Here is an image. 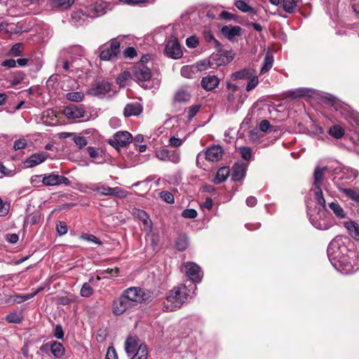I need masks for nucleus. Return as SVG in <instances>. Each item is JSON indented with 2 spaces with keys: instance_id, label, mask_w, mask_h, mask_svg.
<instances>
[{
  "instance_id": "61",
  "label": "nucleus",
  "mask_w": 359,
  "mask_h": 359,
  "mask_svg": "<svg viewBox=\"0 0 359 359\" xmlns=\"http://www.w3.org/2000/svg\"><path fill=\"white\" fill-rule=\"evenodd\" d=\"M1 65L3 67H8V68H13L16 67V60L13 59H8L5 60L1 62Z\"/></svg>"
},
{
  "instance_id": "58",
  "label": "nucleus",
  "mask_w": 359,
  "mask_h": 359,
  "mask_svg": "<svg viewBox=\"0 0 359 359\" xmlns=\"http://www.w3.org/2000/svg\"><path fill=\"white\" fill-rule=\"evenodd\" d=\"M137 216L144 222V224L148 225L149 216L146 212L139 210H137Z\"/></svg>"
},
{
  "instance_id": "57",
  "label": "nucleus",
  "mask_w": 359,
  "mask_h": 359,
  "mask_svg": "<svg viewBox=\"0 0 359 359\" xmlns=\"http://www.w3.org/2000/svg\"><path fill=\"white\" fill-rule=\"evenodd\" d=\"M271 128L269 122L267 120H263L260 122L259 129L262 132H268L271 131L270 128Z\"/></svg>"
},
{
  "instance_id": "38",
  "label": "nucleus",
  "mask_w": 359,
  "mask_h": 359,
  "mask_svg": "<svg viewBox=\"0 0 359 359\" xmlns=\"http://www.w3.org/2000/svg\"><path fill=\"white\" fill-rule=\"evenodd\" d=\"M176 246L179 250H184L188 246L187 237L185 235L180 236L176 241Z\"/></svg>"
},
{
  "instance_id": "43",
  "label": "nucleus",
  "mask_w": 359,
  "mask_h": 359,
  "mask_svg": "<svg viewBox=\"0 0 359 359\" xmlns=\"http://www.w3.org/2000/svg\"><path fill=\"white\" fill-rule=\"evenodd\" d=\"M27 145V141L25 138H20L13 142V149L18 151L25 149Z\"/></svg>"
},
{
  "instance_id": "64",
  "label": "nucleus",
  "mask_w": 359,
  "mask_h": 359,
  "mask_svg": "<svg viewBox=\"0 0 359 359\" xmlns=\"http://www.w3.org/2000/svg\"><path fill=\"white\" fill-rule=\"evenodd\" d=\"M191 70H192L191 67L184 66L181 69V74L184 77L191 78Z\"/></svg>"
},
{
  "instance_id": "1",
  "label": "nucleus",
  "mask_w": 359,
  "mask_h": 359,
  "mask_svg": "<svg viewBox=\"0 0 359 359\" xmlns=\"http://www.w3.org/2000/svg\"><path fill=\"white\" fill-rule=\"evenodd\" d=\"M189 290L184 285H181L173 290H170L167 297V300L170 302L172 306L170 309L163 306L168 311H172L175 309L180 308L188 299Z\"/></svg>"
},
{
  "instance_id": "34",
  "label": "nucleus",
  "mask_w": 359,
  "mask_h": 359,
  "mask_svg": "<svg viewBox=\"0 0 359 359\" xmlns=\"http://www.w3.org/2000/svg\"><path fill=\"white\" fill-rule=\"evenodd\" d=\"M84 97L85 95L82 91L69 92L66 94V98L71 102H80L83 100Z\"/></svg>"
},
{
  "instance_id": "35",
  "label": "nucleus",
  "mask_w": 359,
  "mask_h": 359,
  "mask_svg": "<svg viewBox=\"0 0 359 359\" xmlns=\"http://www.w3.org/2000/svg\"><path fill=\"white\" fill-rule=\"evenodd\" d=\"M328 133L335 139H340L344 135V130L340 126L334 125L329 129Z\"/></svg>"
},
{
  "instance_id": "62",
  "label": "nucleus",
  "mask_w": 359,
  "mask_h": 359,
  "mask_svg": "<svg viewBox=\"0 0 359 359\" xmlns=\"http://www.w3.org/2000/svg\"><path fill=\"white\" fill-rule=\"evenodd\" d=\"M183 141L182 139L175 137H171L169 139V144L172 147H178L182 144Z\"/></svg>"
},
{
  "instance_id": "53",
  "label": "nucleus",
  "mask_w": 359,
  "mask_h": 359,
  "mask_svg": "<svg viewBox=\"0 0 359 359\" xmlns=\"http://www.w3.org/2000/svg\"><path fill=\"white\" fill-rule=\"evenodd\" d=\"M259 83L257 76H248V91L255 88Z\"/></svg>"
},
{
  "instance_id": "10",
  "label": "nucleus",
  "mask_w": 359,
  "mask_h": 359,
  "mask_svg": "<svg viewBox=\"0 0 359 359\" xmlns=\"http://www.w3.org/2000/svg\"><path fill=\"white\" fill-rule=\"evenodd\" d=\"M133 74L140 82L147 81L151 76L150 69L142 62H138L134 66Z\"/></svg>"
},
{
  "instance_id": "27",
  "label": "nucleus",
  "mask_w": 359,
  "mask_h": 359,
  "mask_svg": "<svg viewBox=\"0 0 359 359\" xmlns=\"http://www.w3.org/2000/svg\"><path fill=\"white\" fill-rule=\"evenodd\" d=\"M138 345L137 338L133 336H129L125 343V350L127 353H133Z\"/></svg>"
},
{
  "instance_id": "6",
  "label": "nucleus",
  "mask_w": 359,
  "mask_h": 359,
  "mask_svg": "<svg viewBox=\"0 0 359 359\" xmlns=\"http://www.w3.org/2000/svg\"><path fill=\"white\" fill-rule=\"evenodd\" d=\"M181 271L194 283H199L203 277V272L201 267L194 262H187L184 264Z\"/></svg>"
},
{
  "instance_id": "2",
  "label": "nucleus",
  "mask_w": 359,
  "mask_h": 359,
  "mask_svg": "<svg viewBox=\"0 0 359 359\" xmlns=\"http://www.w3.org/2000/svg\"><path fill=\"white\" fill-rule=\"evenodd\" d=\"M231 79L233 81H236V83H227V88L229 90L227 100L229 102H233L235 100V97L233 93L237 91H241V88L244 87L245 83L243 85H241L240 81H245L247 79V70L246 69H243V70L236 72L231 75Z\"/></svg>"
},
{
  "instance_id": "21",
  "label": "nucleus",
  "mask_w": 359,
  "mask_h": 359,
  "mask_svg": "<svg viewBox=\"0 0 359 359\" xmlns=\"http://www.w3.org/2000/svg\"><path fill=\"white\" fill-rule=\"evenodd\" d=\"M43 288L39 287L35 291H34L32 293L20 295V294H15L13 296H11L9 299L10 302H13V303H18L20 304L25 301H27L32 297H34L35 295H36L39 292H41Z\"/></svg>"
},
{
  "instance_id": "16",
  "label": "nucleus",
  "mask_w": 359,
  "mask_h": 359,
  "mask_svg": "<svg viewBox=\"0 0 359 359\" xmlns=\"http://www.w3.org/2000/svg\"><path fill=\"white\" fill-rule=\"evenodd\" d=\"M344 226L347 229L349 236L354 241H359V224L353 220H349L344 222Z\"/></svg>"
},
{
  "instance_id": "12",
  "label": "nucleus",
  "mask_w": 359,
  "mask_h": 359,
  "mask_svg": "<svg viewBox=\"0 0 359 359\" xmlns=\"http://www.w3.org/2000/svg\"><path fill=\"white\" fill-rule=\"evenodd\" d=\"M133 306L129 302L123 294L116 300L114 302V313L116 315H120L126 311L128 308Z\"/></svg>"
},
{
  "instance_id": "14",
  "label": "nucleus",
  "mask_w": 359,
  "mask_h": 359,
  "mask_svg": "<svg viewBox=\"0 0 359 359\" xmlns=\"http://www.w3.org/2000/svg\"><path fill=\"white\" fill-rule=\"evenodd\" d=\"M220 32L226 38L232 41L241 34V28L239 26L224 25L222 27Z\"/></svg>"
},
{
  "instance_id": "37",
  "label": "nucleus",
  "mask_w": 359,
  "mask_h": 359,
  "mask_svg": "<svg viewBox=\"0 0 359 359\" xmlns=\"http://www.w3.org/2000/svg\"><path fill=\"white\" fill-rule=\"evenodd\" d=\"M341 191L359 205V193L352 189H341Z\"/></svg>"
},
{
  "instance_id": "45",
  "label": "nucleus",
  "mask_w": 359,
  "mask_h": 359,
  "mask_svg": "<svg viewBox=\"0 0 359 359\" xmlns=\"http://www.w3.org/2000/svg\"><path fill=\"white\" fill-rule=\"evenodd\" d=\"M200 108H201L200 105L196 104V105H193V106L190 107L188 109L187 118H188L189 121H191L196 116V114L198 112Z\"/></svg>"
},
{
  "instance_id": "20",
  "label": "nucleus",
  "mask_w": 359,
  "mask_h": 359,
  "mask_svg": "<svg viewBox=\"0 0 359 359\" xmlns=\"http://www.w3.org/2000/svg\"><path fill=\"white\" fill-rule=\"evenodd\" d=\"M245 174V168L243 163H235L233 167L231 177L233 181H239L242 180Z\"/></svg>"
},
{
  "instance_id": "63",
  "label": "nucleus",
  "mask_w": 359,
  "mask_h": 359,
  "mask_svg": "<svg viewBox=\"0 0 359 359\" xmlns=\"http://www.w3.org/2000/svg\"><path fill=\"white\" fill-rule=\"evenodd\" d=\"M310 91H311V90L308 88H298L294 91L293 93L295 97H300L308 95Z\"/></svg>"
},
{
  "instance_id": "15",
  "label": "nucleus",
  "mask_w": 359,
  "mask_h": 359,
  "mask_svg": "<svg viewBox=\"0 0 359 359\" xmlns=\"http://www.w3.org/2000/svg\"><path fill=\"white\" fill-rule=\"evenodd\" d=\"M111 90V83L107 81L97 83L91 90V93L98 97H102Z\"/></svg>"
},
{
  "instance_id": "36",
  "label": "nucleus",
  "mask_w": 359,
  "mask_h": 359,
  "mask_svg": "<svg viewBox=\"0 0 359 359\" xmlns=\"http://www.w3.org/2000/svg\"><path fill=\"white\" fill-rule=\"evenodd\" d=\"M147 347L145 344H142L139 346L136 353L131 359H147Z\"/></svg>"
},
{
  "instance_id": "54",
  "label": "nucleus",
  "mask_w": 359,
  "mask_h": 359,
  "mask_svg": "<svg viewBox=\"0 0 359 359\" xmlns=\"http://www.w3.org/2000/svg\"><path fill=\"white\" fill-rule=\"evenodd\" d=\"M123 55L125 57L133 58L137 55V51L133 47H128L123 51Z\"/></svg>"
},
{
  "instance_id": "41",
  "label": "nucleus",
  "mask_w": 359,
  "mask_h": 359,
  "mask_svg": "<svg viewBox=\"0 0 359 359\" xmlns=\"http://www.w3.org/2000/svg\"><path fill=\"white\" fill-rule=\"evenodd\" d=\"M264 20L262 19H257V22H250L248 20V27H252L254 30L258 32L259 33V36H262V32L263 29L262 22Z\"/></svg>"
},
{
  "instance_id": "9",
  "label": "nucleus",
  "mask_w": 359,
  "mask_h": 359,
  "mask_svg": "<svg viewBox=\"0 0 359 359\" xmlns=\"http://www.w3.org/2000/svg\"><path fill=\"white\" fill-rule=\"evenodd\" d=\"M132 140V135L127 131H118L107 142L116 149L126 146Z\"/></svg>"
},
{
  "instance_id": "5",
  "label": "nucleus",
  "mask_w": 359,
  "mask_h": 359,
  "mask_svg": "<svg viewBox=\"0 0 359 359\" xmlns=\"http://www.w3.org/2000/svg\"><path fill=\"white\" fill-rule=\"evenodd\" d=\"M35 177H42V182L45 186H58L60 184L69 186L71 183L67 177L54 172L43 175H36Z\"/></svg>"
},
{
  "instance_id": "28",
  "label": "nucleus",
  "mask_w": 359,
  "mask_h": 359,
  "mask_svg": "<svg viewBox=\"0 0 359 359\" xmlns=\"http://www.w3.org/2000/svg\"><path fill=\"white\" fill-rule=\"evenodd\" d=\"M281 6L283 10L289 14L294 13L297 7L295 0H281Z\"/></svg>"
},
{
  "instance_id": "49",
  "label": "nucleus",
  "mask_w": 359,
  "mask_h": 359,
  "mask_svg": "<svg viewBox=\"0 0 359 359\" xmlns=\"http://www.w3.org/2000/svg\"><path fill=\"white\" fill-rule=\"evenodd\" d=\"M257 19L262 18L259 17L257 11L248 6V20H250V22H257Z\"/></svg>"
},
{
  "instance_id": "11",
  "label": "nucleus",
  "mask_w": 359,
  "mask_h": 359,
  "mask_svg": "<svg viewBox=\"0 0 359 359\" xmlns=\"http://www.w3.org/2000/svg\"><path fill=\"white\" fill-rule=\"evenodd\" d=\"M64 114L68 118H80L84 116L85 109L83 105L70 104L64 109Z\"/></svg>"
},
{
  "instance_id": "17",
  "label": "nucleus",
  "mask_w": 359,
  "mask_h": 359,
  "mask_svg": "<svg viewBox=\"0 0 359 359\" xmlns=\"http://www.w3.org/2000/svg\"><path fill=\"white\" fill-rule=\"evenodd\" d=\"M143 108L141 104L133 102L127 104L123 110V114L126 117L131 116H138L142 112Z\"/></svg>"
},
{
  "instance_id": "47",
  "label": "nucleus",
  "mask_w": 359,
  "mask_h": 359,
  "mask_svg": "<svg viewBox=\"0 0 359 359\" xmlns=\"http://www.w3.org/2000/svg\"><path fill=\"white\" fill-rule=\"evenodd\" d=\"M73 140L76 145L80 149L84 147L88 144L86 139L82 136H75Z\"/></svg>"
},
{
  "instance_id": "23",
  "label": "nucleus",
  "mask_w": 359,
  "mask_h": 359,
  "mask_svg": "<svg viewBox=\"0 0 359 359\" xmlns=\"http://www.w3.org/2000/svg\"><path fill=\"white\" fill-rule=\"evenodd\" d=\"M327 170V168L326 166L320 168L317 167L315 169L313 173L314 182L313 184L316 187H321L323 179H324V172Z\"/></svg>"
},
{
  "instance_id": "32",
  "label": "nucleus",
  "mask_w": 359,
  "mask_h": 359,
  "mask_svg": "<svg viewBox=\"0 0 359 359\" xmlns=\"http://www.w3.org/2000/svg\"><path fill=\"white\" fill-rule=\"evenodd\" d=\"M190 93L184 90H180L175 95V101L180 103H185L190 100Z\"/></svg>"
},
{
  "instance_id": "24",
  "label": "nucleus",
  "mask_w": 359,
  "mask_h": 359,
  "mask_svg": "<svg viewBox=\"0 0 359 359\" xmlns=\"http://www.w3.org/2000/svg\"><path fill=\"white\" fill-rule=\"evenodd\" d=\"M230 170L228 167H222L220 168L216 174V176L214 179V182L215 184H221L224 182L227 177L229 176Z\"/></svg>"
},
{
  "instance_id": "18",
  "label": "nucleus",
  "mask_w": 359,
  "mask_h": 359,
  "mask_svg": "<svg viewBox=\"0 0 359 359\" xmlns=\"http://www.w3.org/2000/svg\"><path fill=\"white\" fill-rule=\"evenodd\" d=\"M219 81V79L217 76L208 75L202 79L201 86L204 89L211 90L217 87Z\"/></svg>"
},
{
  "instance_id": "19",
  "label": "nucleus",
  "mask_w": 359,
  "mask_h": 359,
  "mask_svg": "<svg viewBox=\"0 0 359 359\" xmlns=\"http://www.w3.org/2000/svg\"><path fill=\"white\" fill-rule=\"evenodd\" d=\"M75 2V0H51L52 8L58 11H66L69 9Z\"/></svg>"
},
{
  "instance_id": "3",
  "label": "nucleus",
  "mask_w": 359,
  "mask_h": 359,
  "mask_svg": "<svg viewBox=\"0 0 359 359\" xmlns=\"http://www.w3.org/2000/svg\"><path fill=\"white\" fill-rule=\"evenodd\" d=\"M123 295L130 302L132 306L136 302H146L151 297L150 292L138 287L128 288Z\"/></svg>"
},
{
  "instance_id": "59",
  "label": "nucleus",
  "mask_w": 359,
  "mask_h": 359,
  "mask_svg": "<svg viewBox=\"0 0 359 359\" xmlns=\"http://www.w3.org/2000/svg\"><path fill=\"white\" fill-rule=\"evenodd\" d=\"M219 18L221 19H223V20H235V15L233 14V13H231L228 11H222L220 14H219Z\"/></svg>"
},
{
  "instance_id": "29",
  "label": "nucleus",
  "mask_w": 359,
  "mask_h": 359,
  "mask_svg": "<svg viewBox=\"0 0 359 359\" xmlns=\"http://www.w3.org/2000/svg\"><path fill=\"white\" fill-rule=\"evenodd\" d=\"M24 45L22 43H16L13 45L7 53L8 56L17 57L22 55Z\"/></svg>"
},
{
  "instance_id": "60",
  "label": "nucleus",
  "mask_w": 359,
  "mask_h": 359,
  "mask_svg": "<svg viewBox=\"0 0 359 359\" xmlns=\"http://www.w3.org/2000/svg\"><path fill=\"white\" fill-rule=\"evenodd\" d=\"M54 336L59 339H62L63 338L64 332L61 325H56L55 328Z\"/></svg>"
},
{
  "instance_id": "42",
  "label": "nucleus",
  "mask_w": 359,
  "mask_h": 359,
  "mask_svg": "<svg viewBox=\"0 0 359 359\" xmlns=\"http://www.w3.org/2000/svg\"><path fill=\"white\" fill-rule=\"evenodd\" d=\"M44 160L45 158H36L35 160L32 158H26L23 163L25 168H32L41 163Z\"/></svg>"
},
{
  "instance_id": "13",
  "label": "nucleus",
  "mask_w": 359,
  "mask_h": 359,
  "mask_svg": "<svg viewBox=\"0 0 359 359\" xmlns=\"http://www.w3.org/2000/svg\"><path fill=\"white\" fill-rule=\"evenodd\" d=\"M245 120L242 122L240 129L238 131V138L236 141V147L239 148L241 149V152L242 154V157L245 158L247 157V147L244 145H243V141H245V126L246 124L245 123Z\"/></svg>"
},
{
  "instance_id": "48",
  "label": "nucleus",
  "mask_w": 359,
  "mask_h": 359,
  "mask_svg": "<svg viewBox=\"0 0 359 359\" xmlns=\"http://www.w3.org/2000/svg\"><path fill=\"white\" fill-rule=\"evenodd\" d=\"M6 320L9 323H19L22 318L15 313H11L6 316Z\"/></svg>"
},
{
  "instance_id": "31",
  "label": "nucleus",
  "mask_w": 359,
  "mask_h": 359,
  "mask_svg": "<svg viewBox=\"0 0 359 359\" xmlns=\"http://www.w3.org/2000/svg\"><path fill=\"white\" fill-rule=\"evenodd\" d=\"M328 206L333 211L337 218L343 219L346 217V213L344 209L339 203L332 202L328 204Z\"/></svg>"
},
{
  "instance_id": "46",
  "label": "nucleus",
  "mask_w": 359,
  "mask_h": 359,
  "mask_svg": "<svg viewBox=\"0 0 359 359\" xmlns=\"http://www.w3.org/2000/svg\"><path fill=\"white\" fill-rule=\"evenodd\" d=\"M197 212L194 209H186L182 212L183 217L189 219H194L197 217Z\"/></svg>"
},
{
  "instance_id": "30",
  "label": "nucleus",
  "mask_w": 359,
  "mask_h": 359,
  "mask_svg": "<svg viewBox=\"0 0 359 359\" xmlns=\"http://www.w3.org/2000/svg\"><path fill=\"white\" fill-rule=\"evenodd\" d=\"M50 351L53 355L57 358H61L65 353V348L62 344L57 341H54L50 345Z\"/></svg>"
},
{
  "instance_id": "25",
  "label": "nucleus",
  "mask_w": 359,
  "mask_h": 359,
  "mask_svg": "<svg viewBox=\"0 0 359 359\" xmlns=\"http://www.w3.org/2000/svg\"><path fill=\"white\" fill-rule=\"evenodd\" d=\"M273 61L274 60L272 53L268 51L265 55L262 67L260 70V74H265L269 72L273 67Z\"/></svg>"
},
{
  "instance_id": "7",
  "label": "nucleus",
  "mask_w": 359,
  "mask_h": 359,
  "mask_svg": "<svg viewBox=\"0 0 359 359\" xmlns=\"http://www.w3.org/2000/svg\"><path fill=\"white\" fill-rule=\"evenodd\" d=\"M165 54L172 59H179L183 55L177 38L172 36L167 41L165 47Z\"/></svg>"
},
{
  "instance_id": "55",
  "label": "nucleus",
  "mask_w": 359,
  "mask_h": 359,
  "mask_svg": "<svg viewBox=\"0 0 359 359\" xmlns=\"http://www.w3.org/2000/svg\"><path fill=\"white\" fill-rule=\"evenodd\" d=\"M205 39L208 42H212L215 47L218 48L220 44L219 41L214 37L211 32H207L205 34Z\"/></svg>"
},
{
  "instance_id": "8",
  "label": "nucleus",
  "mask_w": 359,
  "mask_h": 359,
  "mask_svg": "<svg viewBox=\"0 0 359 359\" xmlns=\"http://www.w3.org/2000/svg\"><path fill=\"white\" fill-rule=\"evenodd\" d=\"M100 57L102 60H110L116 57L120 52V43L113 39L109 47L101 46L100 48Z\"/></svg>"
},
{
  "instance_id": "52",
  "label": "nucleus",
  "mask_w": 359,
  "mask_h": 359,
  "mask_svg": "<svg viewBox=\"0 0 359 359\" xmlns=\"http://www.w3.org/2000/svg\"><path fill=\"white\" fill-rule=\"evenodd\" d=\"M93 10L94 13L90 14V17L92 18L100 16L104 13V8L101 4L95 5L93 8Z\"/></svg>"
},
{
  "instance_id": "39",
  "label": "nucleus",
  "mask_w": 359,
  "mask_h": 359,
  "mask_svg": "<svg viewBox=\"0 0 359 359\" xmlns=\"http://www.w3.org/2000/svg\"><path fill=\"white\" fill-rule=\"evenodd\" d=\"M316 191L315 198H316L317 203L320 205L323 206V208H325V200L323 197V190L320 188V187H316Z\"/></svg>"
},
{
  "instance_id": "26",
  "label": "nucleus",
  "mask_w": 359,
  "mask_h": 359,
  "mask_svg": "<svg viewBox=\"0 0 359 359\" xmlns=\"http://www.w3.org/2000/svg\"><path fill=\"white\" fill-rule=\"evenodd\" d=\"M224 154V149L221 146L212 145L208 148L205 157H222Z\"/></svg>"
},
{
  "instance_id": "44",
  "label": "nucleus",
  "mask_w": 359,
  "mask_h": 359,
  "mask_svg": "<svg viewBox=\"0 0 359 359\" xmlns=\"http://www.w3.org/2000/svg\"><path fill=\"white\" fill-rule=\"evenodd\" d=\"M160 197L168 203L172 204L174 203V196L170 192L166 191H161L160 193Z\"/></svg>"
},
{
  "instance_id": "50",
  "label": "nucleus",
  "mask_w": 359,
  "mask_h": 359,
  "mask_svg": "<svg viewBox=\"0 0 359 359\" xmlns=\"http://www.w3.org/2000/svg\"><path fill=\"white\" fill-rule=\"evenodd\" d=\"M57 233L60 236H62L67 232V226L64 222H59L56 226Z\"/></svg>"
},
{
  "instance_id": "4",
  "label": "nucleus",
  "mask_w": 359,
  "mask_h": 359,
  "mask_svg": "<svg viewBox=\"0 0 359 359\" xmlns=\"http://www.w3.org/2000/svg\"><path fill=\"white\" fill-rule=\"evenodd\" d=\"M92 190L98 192L102 196H114L119 198H124L127 196V191L118 187L112 188L107 185H101L93 187Z\"/></svg>"
},
{
  "instance_id": "40",
  "label": "nucleus",
  "mask_w": 359,
  "mask_h": 359,
  "mask_svg": "<svg viewBox=\"0 0 359 359\" xmlns=\"http://www.w3.org/2000/svg\"><path fill=\"white\" fill-rule=\"evenodd\" d=\"M93 292V289L91 287V286L89 285L88 283H85L80 291V294L83 297H88L90 295H92Z\"/></svg>"
},
{
  "instance_id": "22",
  "label": "nucleus",
  "mask_w": 359,
  "mask_h": 359,
  "mask_svg": "<svg viewBox=\"0 0 359 359\" xmlns=\"http://www.w3.org/2000/svg\"><path fill=\"white\" fill-rule=\"evenodd\" d=\"M25 77V74L22 71H15L11 72L7 78V81L12 86L20 84Z\"/></svg>"
},
{
  "instance_id": "51",
  "label": "nucleus",
  "mask_w": 359,
  "mask_h": 359,
  "mask_svg": "<svg viewBox=\"0 0 359 359\" xmlns=\"http://www.w3.org/2000/svg\"><path fill=\"white\" fill-rule=\"evenodd\" d=\"M186 44L189 48H194L198 45V40L195 36H191L187 39Z\"/></svg>"
},
{
  "instance_id": "56",
  "label": "nucleus",
  "mask_w": 359,
  "mask_h": 359,
  "mask_svg": "<svg viewBox=\"0 0 359 359\" xmlns=\"http://www.w3.org/2000/svg\"><path fill=\"white\" fill-rule=\"evenodd\" d=\"M105 359H118V356L114 347H109Z\"/></svg>"
},
{
  "instance_id": "33",
  "label": "nucleus",
  "mask_w": 359,
  "mask_h": 359,
  "mask_svg": "<svg viewBox=\"0 0 359 359\" xmlns=\"http://www.w3.org/2000/svg\"><path fill=\"white\" fill-rule=\"evenodd\" d=\"M71 22L76 27L81 26L83 24V13L81 11H74L72 13Z\"/></svg>"
}]
</instances>
